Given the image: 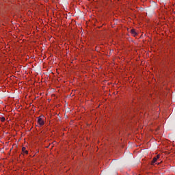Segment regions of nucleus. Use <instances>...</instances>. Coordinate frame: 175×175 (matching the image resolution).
Segmentation results:
<instances>
[{"mask_svg": "<svg viewBox=\"0 0 175 175\" xmlns=\"http://www.w3.org/2000/svg\"><path fill=\"white\" fill-rule=\"evenodd\" d=\"M44 116H40L38 118H37V122L39 125H44Z\"/></svg>", "mask_w": 175, "mask_h": 175, "instance_id": "1", "label": "nucleus"}, {"mask_svg": "<svg viewBox=\"0 0 175 175\" xmlns=\"http://www.w3.org/2000/svg\"><path fill=\"white\" fill-rule=\"evenodd\" d=\"M161 155L157 154L156 157H154L152 161V165H154L155 163V162H157V161H158V159H159Z\"/></svg>", "mask_w": 175, "mask_h": 175, "instance_id": "2", "label": "nucleus"}, {"mask_svg": "<svg viewBox=\"0 0 175 175\" xmlns=\"http://www.w3.org/2000/svg\"><path fill=\"white\" fill-rule=\"evenodd\" d=\"M22 152H23V154H25L27 155V154H28V150H26L25 147H23L22 148Z\"/></svg>", "mask_w": 175, "mask_h": 175, "instance_id": "3", "label": "nucleus"}, {"mask_svg": "<svg viewBox=\"0 0 175 175\" xmlns=\"http://www.w3.org/2000/svg\"><path fill=\"white\" fill-rule=\"evenodd\" d=\"M131 33H132L133 36H136V35H137V33H136V31L135 30V29H133L131 30Z\"/></svg>", "mask_w": 175, "mask_h": 175, "instance_id": "4", "label": "nucleus"}, {"mask_svg": "<svg viewBox=\"0 0 175 175\" xmlns=\"http://www.w3.org/2000/svg\"><path fill=\"white\" fill-rule=\"evenodd\" d=\"M0 120L2 122H3L5 121V117H2V118H0Z\"/></svg>", "mask_w": 175, "mask_h": 175, "instance_id": "5", "label": "nucleus"}]
</instances>
